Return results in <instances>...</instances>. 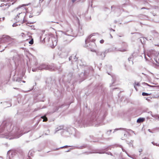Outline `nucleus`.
<instances>
[{
    "label": "nucleus",
    "mask_w": 159,
    "mask_h": 159,
    "mask_svg": "<svg viewBox=\"0 0 159 159\" xmlns=\"http://www.w3.org/2000/svg\"><path fill=\"white\" fill-rule=\"evenodd\" d=\"M95 41V39H93L92 40V42H94Z\"/></svg>",
    "instance_id": "16"
},
{
    "label": "nucleus",
    "mask_w": 159,
    "mask_h": 159,
    "mask_svg": "<svg viewBox=\"0 0 159 159\" xmlns=\"http://www.w3.org/2000/svg\"><path fill=\"white\" fill-rule=\"evenodd\" d=\"M139 83H134V88H135L136 90L137 91H138V89H137V87H136V86H139Z\"/></svg>",
    "instance_id": "7"
},
{
    "label": "nucleus",
    "mask_w": 159,
    "mask_h": 159,
    "mask_svg": "<svg viewBox=\"0 0 159 159\" xmlns=\"http://www.w3.org/2000/svg\"><path fill=\"white\" fill-rule=\"evenodd\" d=\"M71 57H69V59H70H70H71V58H70Z\"/></svg>",
    "instance_id": "20"
},
{
    "label": "nucleus",
    "mask_w": 159,
    "mask_h": 159,
    "mask_svg": "<svg viewBox=\"0 0 159 159\" xmlns=\"http://www.w3.org/2000/svg\"><path fill=\"white\" fill-rule=\"evenodd\" d=\"M76 1V0H72L73 3H74V2H75V1Z\"/></svg>",
    "instance_id": "15"
},
{
    "label": "nucleus",
    "mask_w": 159,
    "mask_h": 159,
    "mask_svg": "<svg viewBox=\"0 0 159 159\" xmlns=\"http://www.w3.org/2000/svg\"><path fill=\"white\" fill-rule=\"evenodd\" d=\"M7 38L6 37H3L1 39V41H5L6 42H7Z\"/></svg>",
    "instance_id": "9"
},
{
    "label": "nucleus",
    "mask_w": 159,
    "mask_h": 159,
    "mask_svg": "<svg viewBox=\"0 0 159 159\" xmlns=\"http://www.w3.org/2000/svg\"><path fill=\"white\" fill-rule=\"evenodd\" d=\"M3 4V3H2V4H1V5H2V6H3L2 4Z\"/></svg>",
    "instance_id": "23"
},
{
    "label": "nucleus",
    "mask_w": 159,
    "mask_h": 159,
    "mask_svg": "<svg viewBox=\"0 0 159 159\" xmlns=\"http://www.w3.org/2000/svg\"><path fill=\"white\" fill-rule=\"evenodd\" d=\"M34 43V41L33 39H32L30 40V41L29 42V43L30 44H32Z\"/></svg>",
    "instance_id": "11"
},
{
    "label": "nucleus",
    "mask_w": 159,
    "mask_h": 159,
    "mask_svg": "<svg viewBox=\"0 0 159 159\" xmlns=\"http://www.w3.org/2000/svg\"><path fill=\"white\" fill-rule=\"evenodd\" d=\"M5 18L4 17H3L2 18V20H3Z\"/></svg>",
    "instance_id": "18"
},
{
    "label": "nucleus",
    "mask_w": 159,
    "mask_h": 159,
    "mask_svg": "<svg viewBox=\"0 0 159 159\" xmlns=\"http://www.w3.org/2000/svg\"><path fill=\"white\" fill-rule=\"evenodd\" d=\"M12 123L11 122L7 121L6 123V126L7 129H10L11 128Z\"/></svg>",
    "instance_id": "3"
},
{
    "label": "nucleus",
    "mask_w": 159,
    "mask_h": 159,
    "mask_svg": "<svg viewBox=\"0 0 159 159\" xmlns=\"http://www.w3.org/2000/svg\"><path fill=\"white\" fill-rule=\"evenodd\" d=\"M94 34H93L90 35H89L87 38V39L85 40V43L86 44H87L88 43L89 40H90V39H91V37L94 35Z\"/></svg>",
    "instance_id": "4"
},
{
    "label": "nucleus",
    "mask_w": 159,
    "mask_h": 159,
    "mask_svg": "<svg viewBox=\"0 0 159 159\" xmlns=\"http://www.w3.org/2000/svg\"><path fill=\"white\" fill-rule=\"evenodd\" d=\"M142 95L143 96H148L149 95V94L147 93L143 92L142 93Z\"/></svg>",
    "instance_id": "10"
},
{
    "label": "nucleus",
    "mask_w": 159,
    "mask_h": 159,
    "mask_svg": "<svg viewBox=\"0 0 159 159\" xmlns=\"http://www.w3.org/2000/svg\"><path fill=\"white\" fill-rule=\"evenodd\" d=\"M18 10L21 11L17 15L16 17L17 20L18 22H20V23H22L24 22L25 17V11L26 10L24 7L19 8H18Z\"/></svg>",
    "instance_id": "1"
},
{
    "label": "nucleus",
    "mask_w": 159,
    "mask_h": 159,
    "mask_svg": "<svg viewBox=\"0 0 159 159\" xmlns=\"http://www.w3.org/2000/svg\"><path fill=\"white\" fill-rule=\"evenodd\" d=\"M122 48L119 49L118 51L121 52H126L128 51L127 48L128 45L125 43H123L122 45Z\"/></svg>",
    "instance_id": "2"
},
{
    "label": "nucleus",
    "mask_w": 159,
    "mask_h": 159,
    "mask_svg": "<svg viewBox=\"0 0 159 159\" xmlns=\"http://www.w3.org/2000/svg\"><path fill=\"white\" fill-rule=\"evenodd\" d=\"M3 4V3H2V4H1V5H2V6H3L2 4Z\"/></svg>",
    "instance_id": "24"
},
{
    "label": "nucleus",
    "mask_w": 159,
    "mask_h": 159,
    "mask_svg": "<svg viewBox=\"0 0 159 159\" xmlns=\"http://www.w3.org/2000/svg\"><path fill=\"white\" fill-rule=\"evenodd\" d=\"M147 85H149L147 84V83H145Z\"/></svg>",
    "instance_id": "19"
},
{
    "label": "nucleus",
    "mask_w": 159,
    "mask_h": 159,
    "mask_svg": "<svg viewBox=\"0 0 159 159\" xmlns=\"http://www.w3.org/2000/svg\"><path fill=\"white\" fill-rule=\"evenodd\" d=\"M104 40H103V39H102L101 40H100V43L101 44L103 43H104Z\"/></svg>",
    "instance_id": "13"
},
{
    "label": "nucleus",
    "mask_w": 159,
    "mask_h": 159,
    "mask_svg": "<svg viewBox=\"0 0 159 159\" xmlns=\"http://www.w3.org/2000/svg\"><path fill=\"white\" fill-rule=\"evenodd\" d=\"M152 98L151 97H148L146 98V99L148 101H149Z\"/></svg>",
    "instance_id": "12"
},
{
    "label": "nucleus",
    "mask_w": 159,
    "mask_h": 159,
    "mask_svg": "<svg viewBox=\"0 0 159 159\" xmlns=\"http://www.w3.org/2000/svg\"><path fill=\"white\" fill-rule=\"evenodd\" d=\"M86 47H88V45H86Z\"/></svg>",
    "instance_id": "21"
},
{
    "label": "nucleus",
    "mask_w": 159,
    "mask_h": 159,
    "mask_svg": "<svg viewBox=\"0 0 159 159\" xmlns=\"http://www.w3.org/2000/svg\"><path fill=\"white\" fill-rule=\"evenodd\" d=\"M153 143V145H155V144L154 143Z\"/></svg>",
    "instance_id": "22"
},
{
    "label": "nucleus",
    "mask_w": 159,
    "mask_h": 159,
    "mask_svg": "<svg viewBox=\"0 0 159 159\" xmlns=\"http://www.w3.org/2000/svg\"><path fill=\"white\" fill-rule=\"evenodd\" d=\"M148 131L149 132H151V130H150V129H148Z\"/></svg>",
    "instance_id": "17"
},
{
    "label": "nucleus",
    "mask_w": 159,
    "mask_h": 159,
    "mask_svg": "<svg viewBox=\"0 0 159 159\" xmlns=\"http://www.w3.org/2000/svg\"><path fill=\"white\" fill-rule=\"evenodd\" d=\"M145 120L144 118H139L137 121V123H140L144 121Z\"/></svg>",
    "instance_id": "5"
},
{
    "label": "nucleus",
    "mask_w": 159,
    "mask_h": 159,
    "mask_svg": "<svg viewBox=\"0 0 159 159\" xmlns=\"http://www.w3.org/2000/svg\"><path fill=\"white\" fill-rule=\"evenodd\" d=\"M17 25H17V24H16V23H14V24L12 26H13V27H16V26H17Z\"/></svg>",
    "instance_id": "14"
},
{
    "label": "nucleus",
    "mask_w": 159,
    "mask_h": 159,
    "mask_svg": "<svg viewBox=\"0 0 159 159\" xmlns=\"http://www.w3.org/2000/svg\"><path fill=\"white\" fill-rule=\"evenodd\" d=\"M45 66L44 65H42L41 66V67H39V69L40 70H42V69H45V68L44 67Z\"/></svg>",
    "instance_id": "8"
},
{
    "label": "nucleus",
    "mask_w": 159,
    "mask_h": 159,
    "mask_svg": "<svg viewBox=\"0 0 159 159\" xmlns=\"http://www.w3.org/2000/svg\"><path fill=\"white\" fill-rule=\"evenodd\" d=\"M42 119H43V121L46 122L48 120V118L45 116H44L41 117Z\"/></svg>",
    "instance_id": "6"
}]
</instances>
